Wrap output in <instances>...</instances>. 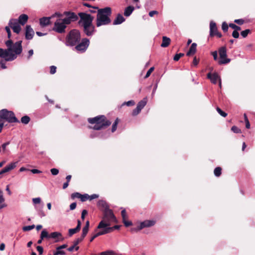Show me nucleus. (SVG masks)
<instances>
[{
	"mask_svg": "<svg viewBox=\"0 0 255 255\" xmlns=\"http://www.w3.org/2000/svg\"><path fill=\"white\" fill-rule=\"evenodd\" d=\"M80 20L78 24L83 28V32L88 36L93 35L95 31V27L93 24L94 16L86 12H79Z\"/></svg>",
	"mask_w": 255,
	"mask_h": 255,
	"instance_id": "f257e3e1",
	"label": "nucleus"
},
{
	"mask_svg": "<svg viewBox=\"0 0 255 255\" xmlns=\"http://www.w3.org/2000/svg\"><path fill=\"white\" fill-rule=\"evenodd\" d=\"M93 7V9H97L96 23L97 27L111 24L112 20L110 17L112 13V10L110 7L108 6L103 8H99L98 7Z\"/></svg>",
	"mask_w": 255,
	"mask_h": 255,
	"instance_id": "f03ea898",
	"label": "nucleus"
},
{
	"mask_svg": "<svg viewBox=\"0 0 255 255\" xmlns=\"http://www.w3.org/2000/svg\"><path fill=\"white\" fill-rule=\"evenodd\" d=\"M88 122L91 124H95L92 128L97 130L107 128L111 124V122L108 120L104 115H99L93 118H88Z\"/></svg>",
	"mask_w": 255,
	"mask_h": 255,
	"instance_id": "7ed1b4c3",
	"label": "nucleus"
},
{
	"mask_svg": "<svg viewBox=\"0 0 255 255\" xmlns=\"http://www.w3.org/2000/svg\"><path fill=\"white\" fill-rule=\"evenodd\" d=\"M111 222L117 223V221L113 211L109 209L104 212L103 220L99 223L95 231H96L97 229H100L110 226L111 225Z\"/></svg>",
	"mask_w": 255,
	"mask_h": 255,
	"instance_id": "20e7f679",
	"label": "nucleus"
},
{
	"mask_svg": "<svg viewBox=\"0 0 255 255\" xmlns=\"http://www.w3.org/2000/svg\"><path fill=\"white\" fill-rule=\"evenodd\" d=\"M5 44L7 47V51L9 53H13L15 56L21 53L22 51V41H18L15 43L11 39L5 41Z\"/></svg>",
	"mask_w": 255,
	"mask_h": 255,
	"instance_id": "39448f33",
	"label": "nucleus"
},
{
	"mask_svg": "<svg viewBox=\"0 0 255 255\" xmlns=\"http://www.w3.org/2000/svg\"><path fill=\"white\" fill-rule=\"evenodd\" d=\"M0 119L5 120L9 123H19V121L15 117L14 113L7 109H2L0 111Z\"/></svg>",
	"mask_w": 255,
	"mask_h": 255,
	"instance_id": "423d86ee",
	"label": "nucleus"
},
{
	"mask_svg": "<svg viewBox=\"0 0 255 255\" xmlns=\"http://www.w3.org/2000/svg\"><path fill=\"white\" fill-rule=\"evenodd\" d=\"M81 39L80 31L77 29H73L70 31L67 36L66 42L71 46L75 45Z\"/></svg>",
	"mask_w": 255,
	"mask_h": 255,
	"instance_id": "0eeeda50",
	"label": "nucleus"
},
{
	"mask_svg": "<svg viewBox=\"0 0 255 255\" xmlns=\"http://www.w3.org/2000/svg\"><path fill=\"white\" fill-rule=\"evenodd\" d=\"M63 15L65 16V17L62 19L67 25L71 24L72 22L76 21L79 16L78 14L77 15L75 12L72 11H64Z\"/></svg>",
	"mask_w": 255,
	"mask_h": 255,
	"instance_id": "6e6552de",
	"label": "nucleus"
},
{
	"mask_svg": "<svg viewBox=\"0 0 255 255\" xmlns=\"http://www.w3.org/2000/svg\"><path fill=\"white\" fill-rule=\"evenodd\" d=\"M67 24L65 23L62 19L57 20L55 23L53 30L59 33H63L65 32Z\"/></svg>",
	"mask_w": 255,
	"mask_h": 255,
	"instance_id": "1a4fd4ad",
	"label": "nucleus"
},
{
	"mask_svg": "<svg viewBox=\"0 0 255 255\" xmlns=\"http://www.w3.org/2000/svg\"><path fill=\"white\" fill-rule=\"evenodd\" d=\"M220 60L218 61L220 65L229 63L231 59L227 58V50L225 46L221 47L219 49Z\"/></svg>",
	"mask_w": 255,
	"mask_h": 255,
	"instance_id": "9d476101",
	"label": "nucleus"
},
{
	"mask_svg": "<svg viewBox=\"0 0 255 255\" xmlns=\"http://www.w3.org/2000/svg\"><path fill=\"white\" fill-rule=\"evenodd\" d=\"M0 57L3 58L5 61H11L16 58L13 53H9L7 49H3L0 48Z\"/></svg>",
	"mask_w": 255,
	"mask_h": 255,
	"instance_id": "9b49d317",
	"label": "nucleus"
},
{
	"mask_svg": "<svg viewBox=\"0 0 255 255\" xmlns=\"http://www.w3.org/2000/svg\"><path fill=\"white\" fill-rule=\"evenodd\" d=\"M89 43L90 41L88 39L83 38L82 41L75 47V48L78 51H85L88 48Z\"/></svg>",
	"mask_w": 255,
	"mask_h": 255,
	"instance_id": "f8f14e48",
	"label": "nucleus"
},
{
	"mask_svg": "<svg viewBox=\"0 0 255 255\" xmlns=\"http://www.w3.org/2000/svg\"><path fill=\"white\" fill-rule=\"evenodd\" d=\"M207 78L211 80V82L214 84H216L217 83L218 80H219V86L221 87V80L218 74L217 73H214L212 74L211 73H209L207 74Z\"/></svg>",
	"mask_w": 255,
	"mask_h": 255,
	"instance_id": "ddd939ff",
	"label": "nucleus"
},
{
	"mask_svg": "<svg viewBox=\"0 0 255 255\" xmlns=\"http://www.w3.org/2000/svg\"><path fill=\"white\" fill-rule=\"evenodd\" d=\"M34 34V31L30 25H27L25 27V38L27 40L32 39Z\"/></svg>",
	"mask_w": 255,
	"mask_h": 255,
	"instance_id": "4468645a",
	"label": "nucleus"
},
{
	"mask_svg": "<svg viewBox=\"0 0 255 255\" xmlns=\"http://www.w3.org/2000/svg\"><path fill=\"white\" fill-rule=\"evenodd\" d=\"M155 221L154 220H145L139 224V229H142L146 227H150L155 225Z\"/></svg>",
	"mask_w": 255,
	"mask_h": 255,
	"instance_id": "2eb2a0df",
	"label": "nucleus"
},
{
	"mask_svg": "<svg viewBox=\"0 0 255 255\" xmlns=\"http://www.w3.org/2000/svg\"><path fill=\"white\" fill-rule=\"evenodd\" d=\"M50 17H43L39 19V24L41 27H44L51 23Z\"/></svg>",
	"mask_w": 255,
	"mask_h": 255,
	"instance_id": "dca6fc26",
	"label": "nucleus"
},
{
	"mask_svg": "<svg viewBox=\"0 0 255 255\" xmlns=\"http://www.w3.org/2000/svg\"><path fill=\"white\" fill-rule=\"evenodd\" d=\"M218 28L217 27L216 23L211 21L210 23V35L211 37H213L215 36V34L217 32Z\"/></svg>",
	"mask_w": 255,
	"mask_h": 255,
	"instance_id": "f3484780",
	"label": "nucleus"
},
{
	"mask_svg": "<svg viewBox=\"0 0 255 255\" xmlns=\"http://www.w3.org/2000/svg\"><path fill=\"white\" fill-rule=\"evenodd\" d=\"M97 205L99 209L104 211V212L106 210L109 209V206L105 201L102 200H99L98 202Z\"/></svg>",
	"mask_w": 255,
	"mask_h": 255,
	"instance_id": "a211bd4d",
	"label": "nucleus"
},
{
	"mask_svg": "<svg viewBox=\"0 0 255 255\" xmlns=\"http://www.w3.org/2000/svg\"><path fill=\"white\" fill-rule=\"evenodd\" d=\"M28 16L25 14H22L20 15L18 19H17L19 23L22 25H24L27 21Z\"/></svg>",
	"mask_w": 255,
	"mask_h": 255,
	"instance_id": "6ab92c4d",
	"label": "nucleus"
},
{
	"mask_svg": "<svg viewBox=\"0 0 255 255\" xmlns=\"http://www.w3.org/2000/svg\"><path fill=\"white\" fill-rule=\"evenodd\" d=\"M125 21V18L123 17V16L122 14L119 13L117 15L115 19L114 20L113 24L114 25L120 24Z\"/></svg>",
	"mask_w": 255,
	"mask_h": 255,
	"instance_id": "aec40b11",
	"label": "nucleus"
},
{
	"mask_svg": "<svg viewBox=\"0 0 255 255\" xmlns=\"http://www.w3.org/2000/svg\"><path fill=\"white\" fill-rule=\"evenodd\" d=\"M89 226H90V222L89 221H87L86 222L85 226L84 227V228L82 229V235L81 236V237L82 238H83V239L86 236V235L88 232Z\"/></svg>",
	"mask_w": 255,
	"mask_h": 255,
	"instance_id": "412c9836",
	"label": "nucleus"
},
{
	"mask_svg": "<svg viewBox=\"0 0 255 255\" xmlns=\"http://www.w3.org/2000/svg\"><path fill=\"white\" fill-rule=\"evenodd\" d=\"M196 47L197 44L195 43H193L191 44L189 51L186 53L187 56H189L191 55H193L194 54H195L196 52Z\"/></svg>",
	"mask_w": 255,
	"mask_h": 255,
	"instance_id": "4be33fe9",
	"label": "nucleus"
},
{
	"mask_svg": "<svg viewBox=\"0 0 255 255\" xmlns=\"http://www.w3.org/2000/svg\"><path fill=\"white\" fill-rule=\"evenodd\" d=\"M170 42L171 40L169 38L166 36H163L161 46L162 47H167L169 45Z\"/></svg>",
	"mask_w": 255,
	"mask_h": 255,
	"instance_id": "5701e85b",
	"label": "nucleus"
},
{
	"mask_svg": "<svg viewBox=\"0 0 255 255\" xmlns=\"http://www.w3.org/2000/svg\"><path fill=\"white\" fill-rule=\"evenodd\" d=\"M17 162H12L6 166L3 169L4 170L5 172H8L10 171V170L13 169L16 166Z\"/></svg>",
	"mask_w": 255,
	"mask_h": 255,
	"instance_id": "b1692460",
	"label": "nucleus"
},
{
	"mask_svg": "<svg viewBox=\"0 0 255 255\" xmlns=\"http://www.w3.org/2000/svg\"><path fill=\"white\" fill-rule=\"evenodd\" d=\"M120 227V225H115L112 227H110V226L108 227H105L104 229L106 233L108 234L112 232L114 230H119Z\"/></svg>",
	"mask_w": 255,
	"mask_h": 255,
	"instance_id": "393cba45",
	"label": "nucleus"
},
{
	"mask_svg": "<svg viewBox=\"0 0 255 255\" xmlns=\"http://www.w3.org/2000/svg\"><path fill=\"white\" fill-rule=\"evenodd\" d=\"M134 7L132 6H128L125 8L124 15L126 16H129L134 10Z\"/></svg>",
	"mask_w": 255,
	"mask_h": 255,
	"instance_id": "a878e982",
	"label": "nucleus"
},
{
	"mask_svg": "<svg viewBox=\"0 0 255 255\" xmlns=\"http://www.w3.org/2000/svg\"><path fill=\"white\" fill-rule=\"evenodd\" d=\"M147 102V98H144L142 100L140 101L138 103L136 107L139 108L141 110L145 107V106L146 105Z\"/></svg>",
	"mask_w": 255,
	"mask_h": 255,
	"instance_id": "bb28decb",
	"label": "nucleus"
},
{
	"mask_svg": "<svg viewBox=\"0 0 255 255\" xmlns=\"http://www.w3.org/2000/svg\"><path fill=\"white\" fill-rule=\"evenodd\" d=\"M105 234H106L105 231V230L104 229L101 231H99L98 232V233H96L95 234H94L90 239V242H92L94 241V240L97 237L100 236H101V235H105Z\"/></svg>",
	"mask_w": 255,
	"mask_h": 255,
	"instance_id": "cd10ccee",
	"label": "nucleus"
},
{
	"mask_svg": "<svg viewBox=\"0 0 255 255\" xmlns=\"http://www.w3.org/2000/svg\"><path fill=\"white\" fill-rule=\"evenodd\" d=\"M19 24V23L16 19H11L8 22L9 26H10L12 29V27L16 26L17 25H18Z\"/></svg>",
	"mask_w": 255,
	"mask_h": 255,
	"instance_id": "c85d7f7f",
	"label": "nucleus"
},
{
	"mask_svg": "<svg viewBox=\"0 0 255 255\" xmlns=\"http://www.w3.org/2000/svg\"><path fill=\"white\" fill-rule=\"evenodd\" d=\"M222 169L221 167H217L214 170V174L217 177H219L222 174Z\"/></svg>",
	"mask_w": 255,
	"mask_h": 255,
	"instance_id": "c756f323",
	"label": "nucleus"
},
{
	"mask_svg": "<svg viewBox=\"0 0 255 255\" xmlns=\"http://www.w3.org/2000/svg\"><path fill=\"white\" fill-rule=\"evenodd\" d=\"M61 236V234L57 232H53L49 234V238L56 239Z\"/></svg>",
	"mask_w": 255,
	"mask_h": 255,
	"instance_id": "7c9ffc66",
	"label": "nucleus"
},
{
	"mask_svg": "<svg viewBox=\"0 0 255 255\" xmlns=\"http://www.w3.org/2000/svg\"><path fill=\"white\" fill-rule=\"evenodd\" d=\"M30 119L28 116H24L21 119V122L24 124H27L30 122Z\"/></svg>",
	"mask_w": 255,
	"mask_h": 255,
	"instance_id": "2f4dec72",
	"label": "nucleus"
},
{
	"mask_svg": "<svg viewBox=\"0 0 255 255\" xmlns=\"http://www.w3.org/2000/svg\"><path fill=\"white\" fill-rule=\"evenodd\" d=\"M119 119L118 118H117L112 125V130H111L112 132H115L117 130V126H118V124H119Z\"/></svg>",
	"mask_w": 255,
	"mask_h": 255,
	"instance_id": "473e14b6",
	"label": "nucleus"
},
{
	"mask_svg": "<svg viewBox=\"0 0 255 255\" xmlns=\"http://www.w3.org/2000/svg\"><path fill=\"white\" fill-rule=\"evenodd\" d=\"M40 238H41V239H44V238H49V234H48V232L45 230H43L41 232Z\"/></svg>",
	"mask_w": 255,
	"mask_h": 255,
	"instance_id": "72a5a7b5",
	"label": "nucleus"
},
{
	"mask_svg": "<svg viewBox=\"0 0 255 255\" xmlns=\"http://www.w3.org/2000/svg\"><path fill=\"white\" fill-rule=\"evenodd\" d=\"M100 255H116V253L113 251H107L101 252Z\"/></svg>",
	"mask_w": 255,
	"mask_h": 255,
	"instance_id": "f704fd0d",
	"label": "nucleus"
},
{
	"mask_svg": "<svg viewBox=\"0 0 255 255\" xmlns=\"http://www.w3.org/2000/svg\"><path fill=\"white\" fill-rule=\"evenodd\" d=\"M251 33V30L249 29H247L242 31L241 32V34L243 36V37L246 38L248 36V35Z\"/></svg>",
	"mask_w": 255,
	"mask_h": 255,
	"instance_id": "c9c22d12",
	"label": "nucleus"
},
{
	"mask_svg": "<svg viewBox=\"0 0 255 255\" xmlns=\"http://www.w3.org/2000/svg\"><path fill=\"white\" fill-rule=\"evenodd\" d=\"M12 30L14 32H15L17 34H18L21 30V28L20 26V24L12 27Z\"/></svg>",
	"mask_w": 255,
	"mask_h": 255,
	"instance_id": "e433bc0d",
	"label": "nucleus"
},
{
	"mask_svg": "<svg viewBox=\"0 0 255 255\" xmlns=\"http://www.w3.org/2000/svg\"><path fill=\"white\" fill-rule=\"evenodd\" d=\"M79 232V231L76 228L74 229H70L68 232L69 236H72L74 234H76Z\"/></svg>",
	"mask_w": 255,
	"mask_h": 255,
	"instance_id": "4c0bfd02",
	"label": "nucleus"
},
{
	"mask_svg": "<svg viewBox=\"0 0 255 255\" xmlns=\"http://www.w3.org/2000/svg\"><path fill=\"white\" fill-rule=\"evenodd\" d=\"M229 25H228L226 22H223L222 24V29L223 31L224 32H227L229 29Z\"/></svg>",
	"mask_w": 255,
	"mask_h": 255,
	"instance_id": "58836bf2",
	"label": "nucleus"
},
{
	"mask_svg": "<svg viewBox=\"0 0 255 255\" xmlns=\"http://www.w3.org/2000/svg\"><path fill=\"white\" fill-rule=\"evenodd\" d=\"M229 27L234 29V30H237L240 31L241 30V28L240 26L237 25L236 24L234 23H230L229 24Z\"/></svg>",
	"mask_w": 255,
	"mask_h": 255,
	"instance_id": "ea45409f",
	"label": "nucleus"
},
{
	"mask_svg": "<svg viewBox=\"0 0 255 255\" xmlns=\"http://www.w3.org/2000/svg\"><path fill=\"white\" fill-rule=\"evenodd\" d=\"M35 228V225H32L31 226H24L22 228V230L24 232L29 231Z\"/></svg>",
	"mask_w": 255,
	"mask_h": 255,
	"instance_id": "a19ab883",
	"label": "nucleus"
},
{
	"mask_svg": "<svg viewBox=\"0 0 255 255\" xmlns=\"http://www.w3.org/2000/svg\"><path fill=\"white\" fill-rule=\"evenodd\" d=\"M184 55V53H178V54H175V55L173 57V60L175 61H178L179 59L183 57V56Z\"/></svg>",
	"mask_w": 255,
	"mask_h": 255,
	"instance_id": "79ce46f5",
	"label": "nucleus"
},
{
	"mask_svg": "<svg viewBox=\"0 0 255 255\" xmlns=\"http://www.w3.org/2000/svg\"><path fill=\"white\" fill-rule=\"evenodd\" d=\"M217 111L218 113L222 117H226L227 116V114L224 111H223L220 108L217 107L216 108Z\"/></svg>",
	"mask_w": 255,
	"mask_h": 255,
	"instance_id": "37998d69",
	"label": "nucleus"
},
{
	"mask_svg": "<svg viewBox=\"0 0 255 255\" xmlns=\"http://www.w3.org/2000/svg\"><path fill=\"white\" fill-rule=\"evenodd\" d=\"M81 196H82V194L78 192H75L71 194L72 199H74L75 198H81Z\"/></svg>",
	"mask_w": 255,
	"mask_h": 255,
	"instance_id": "c03bdc74",
	"label": "nucleus"
},
{
	"mask_svg": "<svg viewBox=\"0 0 255 255\" xmlns=\"http://www.w3.org/2000/svg\"><path fill=\"white\" fill-rule=\"evenodd\" d=\"M231 130L235 133H241V130L237 126H234L232 127Z\"/></svg>",
	"mask_w": 255,
	"mask_h": 255,
	"instance_id": "a18cd8bd",
	"label": "nucleus"
},
{
	"mask_svg": "<svg viewBox=\"0 0 255 255\" xmlns=\"http://www.w3.org/2000/svg\"><path fill=\"white\" fill-rule=\"evenodd\" d=\"M89 195L87 194H85L82 195V196H81L80 200L82 202H85L87 200H89Z\"/></svg>",
	"mask_w": 255,
	"mask_h": 255,
	"instance_id": "49530a36",
	"label": "nucleus"
},
{
	"mask_svg": "<svg viewBox=\"0 0 255 255\" xmlns=\"http://www.w3.org/2000/svg\"><path fill=\"white\" fill-rule=\"evenodd\" d=\"M141 111V110L138 108L137 107H136L135 109H134L132 112V115L133 116H135L137 115Z\"/></svg>",
	"mask_w": 255,
	"mask_h": 255,
	"instance_id": "de8ad7c7",
	"label": "nucleus"
},
{
	"mask_svg": "<svg viewBox=\"0 0 255 255\" xmlns=\"http://www.w3.org/2000/svg\"><path fill=\"white\" fill-rule=\"evenodd\" d=\"M83 240V239L81 237L76 239L73 242V245L74 247H78L77 245Z\"/></svg>",
	"mask_w": 255,
	"mask_h": 255,
	"instance_id": "09e8293b",
	"label": "nucleus"
},
{
	"mask_svg": "<svg viewBox=\"0 0 255 255\" xmlns=\"http://www.w3.org/2000/svg\"><path fill=\"white\" fill-rule=\"evenodd\" d=\"M154 69V67H152L150 68L149 69L147 72V73L144 77V78H148L150 75L151 73L153 71Z\"/></svg>",
	"mask_w": 255,
	"mask_h": 255,
	"instance_id": "8fccbe9b",
	"label": "nucleus"
},
{
	"mask_svg": "<svg viewBox=\"0 0 255 255\" xmlns=\"http://www.w3.org/2000/svg\"><path fill=\"white\" fill-rule=\"evenodd\" d=\"M135 104V102L133 100H130L127 102L123 103V105H127L128 106H132Z\"/></svg>",
	"mask_w": 255,
	"mask_h": 255,
	"instance_id": "3c124183",
	"label": "nucleus"
},
{
	"mask_svg": "<svg viewBox=\"0 0 255 255\" xmlns=\"http://www.w3.org/2000/svg\"><path fill=\"white\" fill-rule=\"evenodd\" d=\"M121 215L122 217L123 221L125 220L127 218V213L125 209L123 210L121 212Z\"/></svg>",
	"mask_w": 255,
	"mask_h": 255,
	"instance_id": "603ef678",
	"label": "nucleus"
},
{
	"mask_svg": "<svg viewBox=\"0 0 255 255\" xmlns=\"http://www.w3.org/2000/svg\"><path fill=\"white\" fill-rule=\"evenodd\" d=\"M234 22L238 24L239 25H242L244 23L245 20L243 19H235L234 20Z\"/></svg>",
	"mask_w": 255,
	"mask_h": 255,
	"instance_id": "864d4df0",
	"label": "nucleus"
},
{
	"mask_svg": "<svg viewBox=\"0 0 255 255\" xmlns=\"http://www.w3.org/2000/svg\"><path fill=\"white\" fill-rule=\"evenodd\" d=\"M56 69H57V68L55 66H50V74H55L56 72Z\"/></svg>",
	"mask_w": 255,
	"mask_h": 255,
	"instance_id": "5fc2aeb1",
	"label": "nucleus"
},
{
	"mask_svg": "<svg viewBox=\"0 0 255 255\" xmlns=\"http://www.w3.org/2000/svg\"><path fill=\"white\" fill-rule=\"evenodd\" d=\"M50 171H51V173L52 175H56L58 174L59 173V170L58 169H56V168H52L51 170H50Z\"/></svg>",
	"mask_w": 255,
	"mask_h": 255,
	"instance_id": "6e6d98bb",
	"label": "nucleus"
},
{
	"mask_svg": "<svg viewBox=\"0 0 255 255\" xmlns=\"http://www.w3.org/2000/svg\"><path fill=\"white\" fill-rule=\"evenodd\" d=\"M9 144V142H6L4 143L3 144H2L1 148H2V151H3V153H5V152L6 151V146Z\"/></svg>",
	"mask_w": 255,
	"mask_h": 255,
	"instance_id": "4d7b16f0",
	"label": "nucleus"
},
{
	"mask_svg": "<svg viewBox=\"0 0 255 255\" xmlns=\"http://www.w3.org/2000/svg\"><path fill=\"white\" fill-rule=\"evenodd\" d=\"M232 36L235 38H238L239 37V33L237 30H234L232 33Z\"/></svg>",
	"mask_w": 255,
	"mask_h": 255,
	"instance_id": "13d9d810",
	"label": "nucleus"
},
{
	"mask_svg": "<svg viewBox=\"0 0 255 255\" xmlns=\"http://www.w3.org/2000/svg\"><path fill=\"white\" fill-rule=\"evenodd\" d=\"M32 201L33 203L35 204H39L41 202V199L39 197L33 198Z\"/></svg>",
	"mask_w": 255,
	"mask_h": 255,
	"instance_id": "bf43d9fd",
	"label": "nucleus"
},
{
	"mask_svg": "<svg viewBox=\"0 0 255 255\" xmlns=\"http://www.w3.org/2000/svg\"><path fill=\"white\" fill-rule=\"evenodd\" d=\"M125 226L127 227H128L131 225H132V222L131 221H127L126 219L125 220L123 221Z\"/></svg>",
	"mask_w": 255,
	"mask_h": 255,
	"instance_id": "052dcab7",
	"label": "nucleus"
},
{
	"mask_svg": "<svg viewBox=\"0 0 255 255\" xmlns=\"http://www.w3.org/2000/svg\"><path fill=\"white\" fill-rule=\"evenodd\" d=\"M79 249V247H74V245H73L72 246L69 247L67 250L69 251V252H72L74 249H75L76 251H78Z\"/></svg>",
	"mask_w": 255,
	"mask_h": 255,
	"instance_id": "680f3d73",
	"label": "nucleus"
},
{
	"mask_svg": "<svg viewBox=\"0 0 255 255\" xmlns=\"http://www.w3.org/2000/svg\"><path fill=\"white\" fill-rule=\"evenodd\" d=\"M199 62V59H197L196 57H194L192 64L194 66H196Z\"/></svg>",
	"mask_w": 255,
	"mask_h": 255,
	"instance_id": "e2e57ef3",
	"label": "nucleus"
},
{
	"mask_svg": "<svg viewBox=\"0 0 255 255\" xmlns=\"http://www.w3.org/2000/svg\"><path fill=\"white\" fill-rule=\"evenodd\" d=\"M4 201V198L3 196V192L0 190V203H2Z\"/></svg>",
	"mask_w": 255,
	"mask_h": 255,
	"instance_id": "0e129e2a",
	"label": "nucleus"
},
{
	"mask_svg": "<svg viewBox=\"0 0 255 255\" xmlns=\"http://www.w3.org/2000/svg\"><path fill=\"white\" fill-rule=\"evenodd\" d=\"M37 251L39 252L40 255H42L43 252V247L41 246H37L36 247Z\"/></svg>",
	"mask_w": 255,
	"mask_h": 255,
	"instance_id": "69168bd1",
	"label": "nucleus"
},
{
	"mask_svg": "<svg viewBox=\"0 0 255 255\" xmlns=\"http://www.w3.org/2000/svg\"><path fill=\"white\" fill-rule=\"evenodd\" d=\"M88 214V212L86 210H83L81 214V219L84 220L85 219V216Z\"/></svg>",
	"mask_w": 255,
	"mask_h": 255,
	"instance_id": "338daca9",
	"label": "nucleus"
},
{
	"mask_svg": "<svg viewBox=\"0 0 255 255\" xmlns=\"http://www.w3.org/2000/svg\"><path fill=\"white\" fill-rule=\"evenodd\" d=\"M76 206H77V204L76 202H74V203H72V204H71V205H70V209L71 210H74L76 207Z\"/></svg>",
	"mask_w": 255,
	"mask_h": 255,
	"instance_id": "774afa93",
	"label": "nucleus"
}]
</instances>
